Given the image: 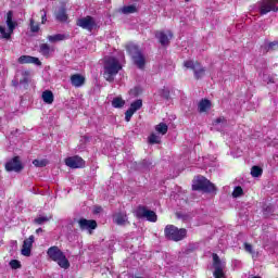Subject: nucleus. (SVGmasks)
Returning a JSON list of instances; mask_svg holds the SVG:
<instances>
[{"mask_svg":"<svg viewBox=\"0 0 278 278\" xmlns=\"http://www.w3.org/2000/svg\"><path fill=\"white\" fill-rule=\"evenodd\" d=\"M103 68L104 79L112 84V81H114V76L123 71V65H121V61H118V59L114 56H106L104 58Z\"/></svg>","mask_w":278,"mask_h":278,"instance_id":"nucleus-1","label":"nucleus"},{"mask_svg":"<svg viewBox=\"0 0 278 278\" xmlns=\"http://www.w3.org/2000/svg\"><path fill=\"white\" fill-rule=\"evenodd\" d=\"M47 255L52 260V262H56L60 268H64L65 270L71 268V262H68V258H66V255L58 245L50 247L47 251Z\"/></svg>","mask_w":278,"mask_h":278,"instance_id":"nucleus-2","label":"nucleus"},{"mask_svg":"<svg viewBox=\"0 0 278 278\" xmlns=\"http://www.w3.org/2000/svg\"><path fill=\"white\" fill-rule=\"evenodd\" d=\"M164 236L173 242H181L188 236V230L186 228H178L175 225H167L164 229Z\"/></svg>","mask_w":278,"mask_h":278,"instance_id":"nucleus-3","label":"nucleus"},{"mask_svg":"<svg viewBox=\"0 0 278 278\" xmlns=\"http://www.w3.org/2000/svg\"><path fill=\"white\" fill-rule=\"evenodd\" d=\"M192 190L205 192L206 194H212V192H216V185L205 178V176H198L193 180Z\"/></svg>","mask_w":278,"mask_h":278,"instance_id":"nucleus-4","label":"nucleus"},{"mask_svg":"<svg viewBox=\"0 0 278 278\" xmlns=\"http://www.w3.org/2000/svg\"><path fill=\"white\" fill-rule=\"evenodd\" d=\"M126 51L131 55L134 64L138 66L140 70L144 68L147 65V59L144 58V54L142 53V50L138 48V46L134 43H129L126 46Z\"/></svg>","mask_w":278,"mask_h":278,"instance_id":"nucleus-5","label":"nucleus"},{"mask_svg":"<svg viewBox=\"0 0 278 278\" xmlns=\"http://www.w3.org/2000/svg\"><path fill=\"white\" fill-rule=\"evenodd\" d=\"M136 218H146L149 223H157V214L154 211L147 208L144 205H139L135 211Z\"/></svg>","mask_w":278,"mask_h":278,"instance_id":"nucleus-6","label":"nucleus"},{"mask_svg":"<svg viewBox=\"0 0 278 278\" xmlns=\"http://www.w3.org/2000/svg\"><path fill=\"white\" fill-rule=\"evenodd\" d=\"M184 66L185 68H190L191 71H193L194 79H201L205 76V67H202L199 61H185Z\"/></svg>","mask_w":278,"mask_h":278,"instance_id":"nucleus-7","label":"nucleus"},{"mask_svg":"<svg viewBox=\"0 0 278 278\" xmlns=\"http://www.w3.org/2000/svg\"><path fill=\"white\" fill-rule=\"evenodd\" d=\"M13 16H14V12L9 11L7 13V25L9 27L10 33H7L5 27L0 25V34H2L3 38H5L7 40L11 38L12 34L14 33V29H16V22L12 21Z\"/></svg>","mask_w":278,"mask_h":278,"instance_id":"nucleus-8","label":"nucleus"},{"mask_svg":"<svg viewBox=\"0 0 278 278\" xmlns=\"http://www.w3.org/2000/svg\"><path fill=\"white\" fill-rule=\"evenodd\" d=\"M4 168L8 173H21L24 170L25 165H23L21 156H14L5 163Z\"/></svg>","mask_w":278,"mask_h":278,"instance_id":"nucleus-9","label":"nucleus"},{"mask_svg":"<svg viewBox=\"0 0 278 278\" xmlns=\"http://www.w3.org/2000/svg\"><path fill=\"white\" fill-rule=\"evenodd\" d=\"M213 268L215 269L213 273V277L215 278H225V264L220 261V256L218 254L213 253Z\"/></svg>","mask_w":278,"mask_h":278,"instance_id":"nucleus-10","label":"nucleus"},{"mask_svg":"<svg viewBox=\"0 0 278 278\" xmlns=\"http://www.w3.org/2000/svg\"><path fill=\"white\" fill-rule=\"evenodd\" d=\"M77 27H81V29H86L87 31H92L97 27V21L94 17L87 15L85 17H80L76 21Z\"/></svg>","mask_w":278,"mask_h":278,"instance_id":"nucleus-11","label":"nucleus"},{"mask_svg":"<svg viewBox=\"0 0 278 278\" xmlns=\"http://www.w3.org/2000/svg\"><path fill=\"white\" fill-rule=\"evenodd\" d=\"M155 38L159 39L162 47H168V45H170V40L174 38V34L173 30H157L155 33Z\"/></svg>","mask_w":278,"mask_h":278,"instance_id":"nucleus-12","label":"nucleus"},{"mask_svg":"<svg viewBox=\"0 0 278 278\" xmlns=\"http://www.w3.org/2000/svg\"><path fill=\"white\" fill-rule=\"evenodd\" d=\"M65 164L68 168H84L86 166V161L79 155L68 156L65 159Z\"/></svg>","mask_w":278,"mask_h":278,"instance_id":"nucleus-13","label":"nucleus"},{"mask_svg":"<svg viewBox=\"0 0 278 278\" xmlns=\"http://www.w3.org/2000/svg\"><path fill=\"white\" fill-rule=\"evenodd\" d=\"M31 247H34V235L25 239L22 245L21 253L24 257H29L31 255Z\"/></svg>","mask_w":278,"mask_h":278,"instance_id":"nucleus-14","label":"nucleus"},{"mask_svg":"<svg viewBox=\"0 0 278 278\" xmlns=\"http://www.w3.org/2000/svg\"><path fill=\"white\" fill-rule=\"evenodd\" d=\"M78 225L81 231H85V229H88L89 231H93V229H97L98 227L97 220L86 219L84 217L78 220Z\"/></svg>","mask_w":278,"mask_h":278,"instance_id":"nucleus-15","label":"nucleus"},{"mask_svg":"<svg viewBox=\"0 0 278 278\" xmlns=\"http://www.w3.org/2000/svg\"><path fill=\"white\" fill-rule=\"evenodd\" d=\"M17 62L18 64H36V66H42V62L36 56L21 55Z\"/></svg>","mask_w":278,"mask_h":278,"instance_id":"nucleus-16","label":"nucleus"},{"mask_svg":"<svg viewBox=\"0 0 278 278\" xmlns=\"http://www.w3.org/2000/svg\"><path fill=\"white\" fill-rule=\"evenodd\" d=\"M268 12H278V7H274V4L268 1L261 2V5H260L261 16L268 14Z\"/></svg>","mask_w":278,"mask_h":278,"instance_id":"nucleus-17","label":"nucleus"},{"mask_svg":"<svg viewBox=\"0 0 278 278\" xmlns=\"http://www.w3.org/2000/svg\"><path fill=\"white\" fill-rule=\"evenodd\" d=\"M70 81L74 88H81V86L86 84V77H84L81 74H73L70 77Z\"/></svg>","mask_w":278,"mask_h":278,"instance_id":"nucleus-18","label":"nucleus"},{"mask_svg":"<svg viewBox=\"0 0 278 278\" xmlns=\"http://www.w3.org/2000/svg\"><path fill=\"white\" fill-rule=\"evenodd\" d=\"M210 110H212V101L202 99L198 104V112L203 114L205 112H210Z\"/></svg>","mask_w":278,"mask_h":278,"instance_id":"nucleus-19","label":"nucleus"},{"mask_svg":"<svg viewBox=\"0 0 278 278\" xmlns=\"http://www.w3.org/2000/svg\"><path fill=\"white\" fill-rule=\"evenodd\" d=\"M54 49L49 46V43H41L39 46V53L43 55V58H51V53H53Z\"/></svg>","mask_w":278,"mask_h":278,"instance_id":"nucleus-20","label":"nucleus"},{"mask_svg":"<svg viewBox=\"0 0 278 278\" xmlns=\"http://www.w3.org/2000/svg\"><path fill=\"white\" fill-rule=\"evenodd\" d=\"M41 99L43 103H47V105H51L53 101H55V97L53 96V91L51 90H45L41 93Z\"/></svg>","mask_w":278,"mask_h":278,"instance_id":"nucleus-21","label":"nucleus"},{"mask_svg":"<svg viewBox=\"0 0 278 278\" xmlns=\"http://www.w3.org/2000/svg\"><path fill=\"white\" fill-rule=\"evenodd\" d=\"M47 38L49 42H62L63 40H68L70 36L66 34H56V35H49Z\"/></svg>","mask_w":278,"mask_h":278,"instance_id":"nucleus-22","label":"nucleus"},{"mask_svg":"<svg viewBox=\"0 0 278 278\" xmlns=\"http://www.w3.org/2000/svg\"><path fill=\"white\" fill-rule=\"evenodd\" d=\"M56 21H60V23H66V21H68V14H66V9L61 8L58 11Z\"/></svg>","mask_w":278,"mask_h":278,"instance_id":"nucleus-23","label":"nucleus"},{"mask_svg":"<svg viewBox=\"0 0 278 278\" xmlns=\"http://www.w3.org/2000/svg\"><path fill=\"white\" fill-rule=\"evenodd\" d=\"M126 222H127V214L125 213H117L114 216V223L116 225H125Z\"/></svg>","mask_w":278,"mask_h":278,"instance_id":"nucleus-24","label":"nucleus"},{"mask_svg":"<svg viewBox=\"0 0 278 278\" xmlns=\"http://www.w3.org/2000/svg\"><path fill=\"white\" fill-rule=\"evenodd\" d=\"M29 71L22 72V78L20 79V84L24 86V88H27L29 86Z\"/></svg>","mask_w":278,"mask_h":278,"instance_id":"nucleus-25","label":"nucleus"},{"mask_svg":"<svg viewBox=\"0 0 278 278\" xmlns=\"http://www.w3.org/2000/svg\"><path fill=\"white\" fill-rule=\"evenodd\" d=\"M155 131L162 134V136H166V134H168V125H166V123H160L155 126Z\"/></svg>","mask_w":278,"mask_h":278,"instance_id":"nucleus-26","label":"nucleus"},{"mask_svg":"<svg viewBox=\"0 0 278 278\" xmlns=\"http://www.w3.org/2000/svg\"><path fill=\"white\" fill-rule=\"evenodd\" d=\"M122 12L123 14H136V12H138V9L136 8V5L130 4L123 7Z\"/></svg>","mask_w":278,"mask_h":278,"instance_id":"nucleus-27","label":"nucleus"},{"mask_svg":"<svg viewBox=\"0 0 278 278\" xmlns=\"http://www.w3.org/2000/svg\"><path fill=\"white\" fill-rule=\"evenodd\" d=\"M141 109H142V99H138L132 103H130L129 110H131L132 112H138V110H141Z\"/></svg>","mask_w":278,"mask_h":278,"instance_id":"nucleus-28","label":"nucleus"},{"mask_svg":"<svg viewBox=\"0 0 278 278\" xmlns=\"http://www.w3.org/2000/svg\"><path fill=\"white\" fill-rule=\"evenodd\" d=\"M33 164L34 166H36V168H45V166L49 164V161L47 159H42V160L35 159L33 161Z\"/></svg>","mask_w":278,"mask_h":278,"instance_id":"nucleus-29","label":"nucleus"},{"mask_svg":"<svg viewBox=\"0 0 278 278\" xmlns=\"http://www.w3.org/2000/svg\"><path fill=\"white\" fill-rule=\"evenodd\" d=\"M263 173H264V169H262V167H260L257 165H254L251 168L252 177H262Z\"/></svg>","mask_w":278,"mask_h":278,"instance_id":"nucleus-30","label":"nucleus"},{"mask_svg":"<svg viewBox=\"0 0 278 278\" xmlns=\"http://www.w3.org/2000/svg\"><path fill=\"white\" fill-rule=\"evenodd\" d=\"M112 106L113 108H124L125 106V100H123V98L121 97H117V98H114L113 101H112Z\"/></svg>","mask_w":278,"mask_h":278,"instance_id":"nucleus-31","label":"nucleus"},{"mask_svg":"<svg viewBox=\"0 0 278 278\" xmlns=\"http://www.w3.org/2000/svg\"><path fill=\"white\" fill-rule=\"evenodd\" d=\"M29 23L30 31L33 34H38L40 31V24H36L34 18H30Z\"/></svg>","mask_w":278,"mask_h":278,"instance_id":"nucleus-32","label":"nucleus"},{"mask_svg":"<svg viewBox=\"0 0 278 278\" xmlns=\"http://www.w3.org/2000/svg\"><path fill=\"white\" fill-rule=\"evenodd\" d=\"M244 250L247 253H250L252 257H257V255H260L255 250H253V245L251 243H244Z\"/></svg>","mask_w":278,"mask_h":278,"instance_id":"nucleus-33","label":"nucleus"},{"mask_svg":"<svg viewBox=\"0 0 278 278\" xmlns=\"http://www.w3.org/2000/svg\"><path fill=\"white\" fill-rule=\"evenodd\" d=\"M242 194H244V190L240 186H237L232 191L233 199H238L239 197H242Z\"/></svg>","mask_w":278,"mask_h":278,"instance_id":"nucleus-34","label":"nucleus"},{"mask_svg":"<svg viewBox=\"0 0 278 278\" xmlns=\"http://www.w3.org/2000/svg\"><path fill=\"white\" fill-rule=\"evenodd\" d=\"M149 142L150 144H160V142H162V140L160 139V137L155 134H151L149 137Z\"/></svg>","mask_w":278,"mask_h":278,"instance_id":"nucleus-35","label":"nucleus"},{"mask_svg":"<svg viewBox=\"0 0 278 278\" xmlns=\"http://www.w3.org/2000/svg\"><path fill=\"white\" fill-rule=\"evenodd\" d=\"M176 218H178V220H184V223H187V220H190V215L181 212H176Z\"/></svg>","mask_w":278,"mask_h":278,"instance_id":"nucleus-36","label":"nucleus"},{"mask_svg":"<svg viewBox=\"0 0 278 278\" xmlns=\"http://www.w3.org/2000/svg\"><path fill=\"white\" fill-rule=\"evenodd\" d=\"M9 264H10L12 270H18V268L22 267L21 261H18V260H11Z\"/></svg>","mask_w":278,"mask_h":278,"instance_id":"nucleus-37","label":"nucleus"},{"mask_svg":"<svg viewBox=\"0 0 278 278\" xmlns=\"http://www.w3.org/2000/svg\"><path fill=\"white\" fill-rule=\"evenodd\" d=\"M160 94L163 97V99H166V101L170 99V90L166 89V87L160 90Z\"/></svg>","mask_w":278,"mask_h":278,"instance_id":"nucleus-38","label":"nucleus"},{"mask_svg":"<svg viewBox=\"0 0 278 278\" xmlns=\"http://www.w3.org/2000/svg\"><path fill=\"white\" fill-rule=\"evenodd\" d=\"M43 223H49V217L41 216L34 219L35 225H43Z\"/></svg>","mask_w":278,"mask_h":278,"instance_id":"nucleus-39","label":"nucleus"},{"mask_svg":"<svg viewBox=\"0 0 278 278\" xmlns=\"http://www.w3.org/2000/svg\"><path fill=\"white\" fill-rule=\"evenodd\" d=\"M134 114H136V112L131 111V109H128L125 112V121H126V123H129V121H131V117L134 116Z\"/></svg>","mask_w":278,"mask_h":278,"instance_id":"nucleus-40","label":"nucleus"},{"mask_svg":"<svg viewBox=\"0 0 278 278\" xmlns=\"http://www.w3.org/2000/svg\"><path fill=\"white\" fill-rule=\"evenodd\" d=\"M134 114H136V112L131 111V109H128L125 112V121H126V123H129V121H131V117L134 116Z\"/></svg>","mask_w":278,"mask_h":278,"instance_id":"nucleus-41","label":"nucleus"},{"mask_svg":"<svg viewBox=\"0 0 278 278\" xmlns=\"http://www.w3.org/2000/svg\"><path fill=\"white\" fill-rule=\"evenodd\" d=\"M140 92H142V89H140V87H135L130 90V94H132V97H138Z\"/></svg>","mask_w":278,"mask_h":278,"instance_id":"nucleus-42","label":"nucleus"},{"mask_svg":"<svg viewBox=\"0 0 278 278\" xmlns=\"http://www.w3.org/2000/svg\"><path fill=\"white\" fill-rule=\"evenodd\" d=\"M220 123H227V119L225 118V116H220L214 119L213 125H220Z\"/></svg>","mask_w":278,"mask_h":278,"instance_id":"nucleus-43","label":"nucleus"},{"mask_svg":"<svg viewBox=\"0 0 278 278\" xmlns=\"http://www.w3.org/2000/svg\"><path fill=\"white\" fill-rule=\"evenodd\" d=\"M41 14V24L45 25V23H47V11H45V9H42L40 11Z\"/></svg>","mask_w":278,"mask_h":278,"instance_id":"nucleus-44","label":"nucleus"},{"mask_svg":"<svg viewBox=\"0 0 278 278\" xmlns=\"http://www.w3.org/2000/svg\"><path fill=\"white\" fill-rule=\"evenodd\" d=\"M275 47H278V41H271L268 43V49L275 50Z\"/></svg>","mask_w":278,"mask_h":278,"instance_id":"nucleus-45","label":"nucleus"},{"mask_svg":"<svg viewBox=\"0 0 278 278\" xmlns=\"http://www.w3.org/2000/svg\"><path fill=\"white\" fill-rule=\"evenodd\" d=\"M102 211H103V207H101V206H94V208H93V214H101Z\"/></svg>","mask_w":278,"mask_h":278,"instance_id":"nucleus-46","label":"nucleus"},{"mask_svg":"<svg viewBox=\"0 0 278 278\" xmlns=\"http://www.w3.org/2000/svg\"><path fill=\"white\" fill-rule=\"evenodd\" d=\"M267 2L271 3L274 8H277L278 0H267Z\"/></svg>","mask_w":278,"mask_h":278,"instance_id":"nucleus-47","label":"nucleus"},{"mask_svg":"<svg viewBox=\"0 0 278 278\" xmlns=\"http://www.w3.org/2000/svg\"><path fill=\"white\" fill-rule=\"evenodd\" d=\"M42 228H38L37 230H36V233H42Z\"/></svg>","mask_w":278,"mask_h":278,"instance_id":"nucleus-48","label":"nucleus"},{"mask_svg":"<svg viewBox=\"0 0 278 278\" xmlns=\"http://www.w3.org/2000/svg\"><path fill=\"white\" fill-rule=\"evenodd\" d=\"M14 86H18V83H14Z\"/></svg>","mask_w":278,"mask_h":278,"instance_id":"nucleus-49","label":"nucleus"}]
</instances>
